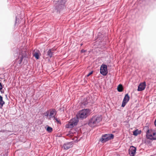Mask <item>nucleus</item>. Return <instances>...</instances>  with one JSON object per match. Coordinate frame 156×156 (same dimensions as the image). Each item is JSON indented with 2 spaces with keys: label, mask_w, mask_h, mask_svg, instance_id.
Wrapping results in <instances>:
<instances>
[{
  "label": "nucleus",
  "mask_w": 156,
  "mask_h": 156,
  "mask_svg": "<svg viewBox=\"0 0 156 156\" xmlns=\"http://www.w3.org/2000/svg\"><path fill=\"white\" fill-rule=\"evenodd\" d=\"M102 120L101 115H96L92 116L88 122V125L90 127H94L99 126Z\"/></svg>",
  "instance_id": "obj_1"
},
{
  "label": "nucleus",
  "mask_w": 156,
  "mask_h": 156,
  "mask_svg": "<svg viewBox=\"0 0 156 156\" xmlns=\"http://www.w3.org/2000/svg\"><path fill=\"white\" fill-rule=\"evenodd\" d=\"M19 54L18 58L16 59V61L19 64L21 63L23 59L27 56V50L25 48H20L19 49Z\"/></svg>",
  "instance_id": "obj_2"
},
{
  "label": "nucleus",
  "mask_w": 156,
  "mask_h": 156,
  "mask_svg": "<svg viewBox=\"0 0 156 156\" xmlns=\"http://www.w3.org/2000/svg\"><path fill=\"white\" fill-rule=\"evenodd\" d=\"M90 110L89 109H82L80 111L78 114V118L81 119L86 118L90 114Z\"/></svg>",
  "instance_id": "obj_3"
},
{
  "label": "nucleus",
  "mask_w": 156,
  "mask_h": 156,
  "mask_svg": "<svg viewBox=\"0 0 156 156\" xmlns=\"http://www.w3.org/2000/svg\"><path fill=\"white\" fill-rule=\"evenodd\" d=\"M56 113L57 112L55 109H51L44 112V115L45 116L48 117V119L50 120L51 118H55V116Z\"/></svg>",
  "instance_id": "obj_4"
},
{
  "label": "nucleus",
  "mask_w": 156,
  "mask_h": 156,
  "mask_svg": "<svg viewBox=\"0 0 156 156\" xmlns=\"http://www.w3.org/2000/svg\"><path fill=\"white\" fill-rule=\"evenodd\" d=\"M79 121L78 118H74L70 120V121L66 125V127L71 128L76 126Z\"/></svg>",
  "instance_id": "obj_5"
},
{
  "label": "nucleus",
  "mask_w": 156,
  "mask_h": 156,
  "mask_svg": "<svg viewBox=\"0 0 156 156\" xmlns=\"http://www.w3.org/2000/svg\"><path fill=\"white\" fill-rule=\"evenodd\" d=\"M114 135L112 134H105L102 136L100 141L102 143H105L109 140L112 139L114 138Z\"/></svg>",
  "instance_id": "obj_6"
},
{
  "label": "nucleus",
  "mask_w": 156,
  "mask_h": 156,
  "mask_svg": "<svg viewBox=\"0 0 156 156\" xmlns=\"http://www.w3.org/2000/svg\"><path fill=\"white\" fill-rule=\"evenodd\" d=\"M100 73L103 76H106L107 75L108 72L107 66L106 65L102 64L101 66L100 69Z\"/></svg>",
  "instance_id": "obj_7"
},
{
  "label": "nucleus",
  "mask_w": 156,
  "mask_h": 156,
  "mask_svg": "<svg viewBox=\"0 0 156 156\" xmlns=\"http://www.w3.org/2000/svg\"><path fill=\"white\" fill-rule=\"evenodd\" d=\"M153 131H154L152 129H149L148 130L146 134V137L147 138L151 140H156V137H152V134Z\"/></svg>",
  "instance_id": "obj_8"
},
{
  "label": "nucleus",
  "mask_w": 156,
  "mask_h": 156,
  "mask_svg": "<svg viewBox=\"0 0 156 156\" xmlns=\"http://www.w3.org/2000/svg\"><path fill=\"white\" fill-rule=\"evenodd\" d=\"M129 97L128 94H127L125 95V96L123 99V101L122 102L121 106L122 107H124L126 104L128 102L129 100Z\"/></svg>",
  "instance_id": "obj_9"
},
{
  "label": "nucleus",
  "mask_w": 156,
  "mask_h": 156,
  "mask_svg": "<svg viewBox=\"0 0 156 156\" xmlns=\"http://www.w3.org/2000/svg\"><path fill=\"white\" fill-rule=\"evenodd\" d=\"M73 144V142H67L64 143L62 147L64 149L68 150L72 147Z\"/></svg>",
  "instance_id": "obj_10"
},
{
  "label": "nucleus",
  "mask_w": 156,
  "mask_h": 156,
  "mask_svg": "<svg viewBox=\"0 0 156 156\" xmlns=\"http://www.w3.org/2000/svg\"><path fill=\"white\" fill-rule=\"evenodd\" d=\"M136 148L134 146H131L129 149V154L130 156H134L136 151Z\"/></svg>",
  "instance_id": "obj_11"
},
{
  "label": "nucleus",
  "mask_w": 156,
  "mask_h": 156,
  "mask_svg": "<svg viewBox=\"0 0 156 156\" xmlns=\"http://www.w3.org/2000/svg\"><path fill=\"white\" fill-rule=\"evenodd\" d=\"M146 86L145 82L140 83L138 86L137 90L138 91H142L144 90Z\"/></svg>",
  "instance_id": "obj_12"
},
{
  "label": "nucleus",
  "mask_w": 156,
  "mask_h": 156,
  "mask_svg": "<svg viewBox=\"0 0 156 156\" xmlns=\"http://www.w3.org/2000/svg\"><path fill=\"white\" fill-rule=\"evenodd\" d=\"M63 6V5L61 4L60 3H58L56 4L55 9L57 10V11L58 12V11H60V10L61 9Z\"/></svg>",
  "instance_id": "obj_13"
},
{
  "label": "nucleus",
  "mask_w": 156,
  "mask_h": 156,
  "mask_svg": "<svg viewBox=\"0 0 156 156\" xmlns=\"http://www.w3.org/2000/svg\"><path fill=\"white\" fill-rule=\"evenodd\" d=\"M53 50L52 49H50L47 52V55L50 58H51L53 54Z\"/></svg>",
  "instance_id": "obj_14"
},
{
  "label": "nucleus",
  "mask_w": 156,
  "mask_h": 156,
  "mask_svg": "<svg viewBox=\"0 0 156 156\" xmlns=\"http://www.w3.org/2000/svg\"><path fill=\"white\" fill-rule=\"evenodd\" d=\"M5 104V102L3 100L2 97L0 95V108H2L3 105Z\"/></svg>",
  "instance_id": "obj_15"
},
{
  "label": "nucleus",
  "mask_w": 156,
  "mask_h": 156,
  "mask_svg": "<svg viewBox=\"0 0 156 156\" xmlns=\"http://www.w3.org/2000/svg\"><path fill=\"white\" fill-rule=\"evenodd\" d=\"M141 131L140 130H139L138 129H136L135 130L133 131V135L134 136H136L138 134L140 133Z\"/></svg>",
  "instance_id": "obj_16"
},
{
  "label": "nucleus",
  "mask_w": 156,
  "mask_h": 156,
  "mask_svg": "<svg viewBox=\"0 0 156 156\" xmlns=\"http://www.w3.org/2000/svg\"><path fill=\"white\" fill-rule=\"evenodd\" d=\"M123 87L122 84H119L117 87V90L119 92H121L123 90Z\"/></svg>",
  "instance_id": "obj_17"
},
{
  "label": "nucleus",
  "mask_w": 156,
  "mask_h": 156,
  "mask_svg": "<svg viewBox=\"0 0 156 156\" xmlns=\"http://www.w3.org/2000/svg\"><path fill=\"white\" fill-rule=\"evenodd\" d=\"M149 129L148 126H145L144 127L143 130L144 132H146V133H147V131Z\"/></svg>",
  "instance_id": "obj_18"
},
{
  "label": "nucleus",
  "mask_w": 156,
  "mask_h": 156,
  "mask_svg": "<svg viewBox=\"0 0 156 156\" xmlns=\"http://www.w3.org/2000/svg\"><path fill=\"white\" fill-rule=\"evenodd\" d=\"M47 130L48 132H51L52 131V129L50 127L48 126L47 128Z\"/></svg>",
  "instance_id": "obj_19"
},
{
  "label": "nucleus",
  "mask_w": 156,
  "mask_h": 156,
  "mask_svg": "<svg viewBox=\"0 0 156 156\" xmlns=\"http://www.w3.org/2000/svg\"><path fill=\"white\" fill-rule=\"evenodd\" d=\"M34 56H35V57L37 59H38L39 58V55L38 54V53H35L34 54Z\"/></svg>",
  "instance_id": "obj_20"
},
{
  "label": "nucleus",
  "mask_w": 156,
  "mask_h": 156,
  "mask_svg": "<svg viewBox=\"0 0 156 156\" xmlns=\"http://www.w3.org/2000/svg\"><path fill=\"white\" fill-rule=\"evenodd\" d=\"M152 137H156V133L154 131L152 134Z\"/></svg>",
  "instance_id": "obj_21"
},
{
  "label": "nucleus",
  "mask_w": 156,
  "mask_h": 156,
  "mask_svg": "<svg viewBox=\"0 0 156 156\" xmlns=\"http://www.w3.org/2000/svg\"><path fill=\"white\" fill-rule=\"evenodd\" d=\"M93 73V71H91V72H90V73H89L87 76V77H88L90 75H91V74H92Z\"/></svg>",
  "instance_id": "obj_22"
},
{
  "label": "nucleus",
  "mask_w": 156,
  "mask_h": 156,
  "mask_svg": "<svg viewBox=\"0 0 156 156\" xmlns=\"http://www.w3.org/2000/svg\"><path fill=\"white\" fill-rule=\"evenodd\" d=\"M2 88V86L1 83L0 82V90H1Z\"/></svg>",
  "instance_id": "obj_23"
},
{
  "label": "nucleus",
  "mask_w": 156,
  "mask_h": 156,
  "mask_svg": "<svg viewBox=\"0 0 156 156\" xmlns=\"http://www.w3.org/2000/svg\"><path fill=\"white\" fill-rule=\"evenodd\" d=\"M55 120H56L57 122H59V121H58V119H57V118H55Z\"/></svg>",
  "instance_id": "obj_24"
},
{
  "label": "nucleus",
  "mask_w": 156,
  "mask_h": 156,
  "mask_svg": "<svg viewBox=\"0 0 156 156\" xmlns=\"http://www.w3.org/2000/svg\"><path fill=\"white\" fill-rule=\"evenodd\" d=\"M17 20V17H16V21Z\"/></svg>",
  "instance_id": "obj_25"
},
{
  "label": "nucleus",
  "mask_w": 156,
  "mask_h": 156,
  "mask_svg": "<svg viewBox=\"0 0 156 156\" xmlns=\"http://www.w3.org/2000/svg\"><path fill=\"white\" fill-rule=\"evenodd\" d=\"M85 51H84L83 50H82L81 51V52H84Z\"/></svg>",
  "instance_id": "obj_26"
},
{
  "label": "nucleus",
  "mask_w": 156,
  "mask_h": 156,
  "mask_svg": "<svg viewBox=\"0 0 156 156\" xmlns=\"http://www.w3.org/2000/svg\"><path fill=\"white\" fill-rule=\"evenodd\" d=\"M83 45V44L82 43L81 44H80V46H82V45Z\"/></svg>",
  "instance_id": "obj_27"
},
{
  "label": "nucleus",
  "mask_w": 156,
  "mask_h": 156,
  "mask_svg": "<svg viewBox=\"0 0 156 156\" xmlns=\"http://www.w3.org/2000/svg\"><path fill=\"white\" fill-rule=\"evenodd\" d=\"M1 131H1H2V132H4V130H3V131Z\"/></svg>",
  "instance_id": "obj_28"
},
{
  "label": "nucleus",
  "mask_w": 156,
  "mask_h": 156,
  "mask_svg": "<svg viewBox=\"0 0 156 156\" xmlns=\"http://www.w3.org/2000/svg\"><path fill=\"white\" fill-rule=\"evenodd\" d=\"M118 156H120V155H118Z\"/></svg>",
  "instance_id": "obj_29"
}]
</instances>
